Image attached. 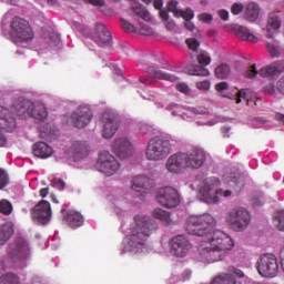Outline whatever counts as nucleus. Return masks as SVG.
Returning <instances> with one entry per match:
<instances>
[{
  "label": "nucleus",
  "instance_id": "e2e57ef3",
  "mask_svg": "<svg viewBox=\"0 0 284 284\" xmlns=\"http://www.w3.org/2000/svg\"><path fill=\"white\" fill-rule=\"evenodd\" d=\"M277 90L281 94H284V78H281L277 81Z\"/></svg>",
  "mask_w": 284,
  "mask_h": 284
},
{
  "label": "nucleus",
  "instance_id": "20e7f679",
  "mask_svg": "<svg viewBox=\"0 0 284 284\" xmlns=\"http://www.w3.org/2000/svg\"><path fill=\"white\" fill-rule=\"evenodd\" d=\"M12 112H16L19 119H36L38 122L48 119V110L44 104H34L26 98H18L13 101Z\"/></svg>",
  "mask_w": 284,
  "mask_h": 284
},
{
  "label": "nucleus",
  "instance_id": "e433bc0d",
  "mask_svg": "<svg viewBox=\"0 0 284 284\" xmlns=\"http://www.w3.org/2000/svg\"><path fill=\"white\" fill-rule=\"evenodd\" d=\"M273 223L280 232H284V211H277L274 213Z\"/></svg>",
  "mask_w": 284,
  "mask_h": 284
},
{
  "label": "nucleus",
  "instance_id": "6e6d98bb",
  "mask_svg": "<svg viewBox=\"0 0 284 284\" xmlns=\"http://www.w3.org/2000/svg\"><path fill=\"white\" fill-rule=\"evenodd\" d=\"M194 114H210V110L205 106H197L193 109Z\"/></svg>",
  "mask_w": 284,
  "mask_h": 284
},
{
  "label": "nucleus",
  "instance_id": "de8ad7c7",
  "mask_svg": "<svg viewBox=\"0 0 284 284\" xmlns=\"http://www.w3.org/2000/svg\"><path fill=\"white\" fill-rule=\"evenodd\" d=\"M178 6H179V2L174 0L170 1L168 4L169 12H173L174 17H176V12H181V9H176Z\"/></svg>",
  "mask_w": 284,
  "mask_h": 284
},
{
  "label": "nucleus",
  "instance_id": "0e129e2a",
  "mask_svg": "<svg viewBox=\"0 0 284 284\" xmlns=\"http://www.w3.org/2000/svg\"><path fill=\"white\" fill-rule=\"evenodd\" d=\"M245 90L242 89L236 93V103H241V99H245Z\"/></svg>",
  "mask_w": 284,
  "mask_h": 284
},
{
  "label": "nucleus",
  "instance_id": "09e8293b",
  "mask_svg": "<svg viewBox=\"0 0 284 284\" xmlns=\"http://www.w3.org/2000/svg\"><path fill=\"white\" fill-rule=\"evenodd\" d=\"M264 94H270L271 97H274L276 94V87H274L273 83L266 85L263 88Z\"/></svg>",
  "mask_w": 284,
  "mask_h": 284
},
{
  "label": "nucleus",
  "instance_id": "f704fd0d",
  "mask_svg": "<svg viewBox=\"0 0 284 284\" xmlns=\"http://www.w3.org/2000/svg\"><path fill=\"white\" fill-rule=\"evenodd\" d=\"M230 67L225 63H222L215 68V77L217 79H227L230 77Z\"/></svg>",
  "mask_w": 284,
  "mask_h": 284
},
{
  "label": "nucleus",
  "instance_id": "72a5a7b5",
  "mask_svg": "<svg viewBox=\"0 0 284 284\" xmlns=\"http://www.w3.org/2000/svg\"><path fill=\"white\" fill-rule=\"evenodd\" d=\"M0 284H21L19 275L14 273H6L0 277Z\"/></svg>",
  "mask_w": 284,
  "mask_h": 284
},
{
  "label": "nucleus",
  "instance_id": "1a4fd4ad",
  "mask_svg": "<svg viewBox=\"0 0 284 284\" xmlns=\"http://www.w3.org/2000/svg\"><path fill=\"white\" fill-rule=\"evenodd\" d=\"M252 216L247 210L240 207L233 209L226 216V223L234 232H243L250 225Z\"/></svg>",
  "mask_w": 284,
  "mask_h": 284
},
{
  "label": "nucleus",
  "instance_id": "864d4df0",
  "mask_svg": "<svg viewBox=\"0 0 284 284\" xmlns=\"http://www.w3.org/2000/svg\"><path fill=\"white\" fill-rule=\"evenodd\" d=\"M176 90H179V92H182L183 94H189L190 87H187V84H185V83H178Z\"/></svg>",
  "mask_w": 284,
  "mask_h": 284
},
{
  "label": "nucleus",
  "instance_id": "a211bd4d",
  "mask_svg": "<svg viewBox=\"0 0 284 284\" xmlns=\"http://www.w3.org/2000/svg\"><path fill=\"white\" fill-rule=\"evenodd\" d=\"M230 273H222L217 275L211 284H236V278H243L245 274L243 271L234 267L229 268Z\"/></svg>",
  "mask_w": 284,
  "mask_h": 284
},
{
  "label": "nucleus",
  "instance_id": "ddd939ff",
  "mask_svg": "<svg viewBox=\"0 0 284 284\" xmlns=\"http://www.w3.org/2000/svg\"><path fill=\"white\" fill-rule=\"evenodd\" d=\"M32 219L42 225L50 223L52 219V206H50V202L45 200L40 201L32 210Z\"/></svg>",
  "mask_w": 284,
  "mask_h": 284
},
{
  "label": "nucleus",
  "instance_id": "a18cd8bd",
  "mask_svg": "<svg viewBox=\"0 0 284 284\" xmlns=\"http://www.w3.org/2000/svg\"><path fill=\"white\" fill-rule=\"evenodd\" d=\"M245 10V6L243 3L235 2L231 7V13L234 16L241 14Z\"/></svg>",
  "mask_w": 284,
  "mask_h": 284
},
{
  "label": "nucleus",
  "instance_id": "f03ea898",
  "mask_svg": "<svg viewBox=\"0 0 284 284\" xmlns=\"http://www.w3.org/2000/svg\"><path fill=\"white\" fill-rule=\"evenodd\" d=\"M159 225L145 215H135L134 223L131 225V234L126 236L131 248L129 252H139L148 245V241L152 234H155Z\"/></svg>",
  "mask_w": 284,
  "mask_h": 284
},
{
  "label": "nucleus",
  "instance_id": "c9c22d12",
  "mask_svg": "<svg viewBox=\"0 0 284 284\" xmlns=\"http://www.w3.org/2000/svg\"><path fill=\"white\" fill-rule=\"evenodd\" d=\"M133 12L136 17H140V19H143V21H151L152 19V16H150V12L143 6L133 8Z\"/></svg>",
  "mask_w": 284,
  "mask_h": 284
},
{
  "label": "nucleus",
  "instance_id": "774afa93",
  "mask_svg": "<svg viewBox=\"0 0 284 284\" xmlns=\"http://www.w3.org/2000/svg\"><path fill=\"white\" fill-rule=\"evenodd\" d=\"M184 26L186 30H190V31L194 30V23L191 20H185Z\"/></svg>",
  "mask_w": 284,
  "mask_h": 284
},
{
  "label": "nucleus",
  "instance_id": "9d476101",
  "mask_svg": "<svg viewBox=\"0 0 284 284\" xmlns=\"http://www.w3.org/2000/svg\"><path fill=\"white\" fill-rule=\"evenodd\" d=\"M97 168L99 172H102L106 176H114L119 172L121 163L110 152L103 151L99 154Z\"/></svg>",
  "mask_w": 284,
  "mask_h": 284
},
{
  "label": "nucleus",
  "instance_id": "9b49d317",
  "mask_svg": "<svg viewBox=\"0 0 284 284\" xmlns=\"http://www.w3.org/2000/svg\"><path fill=\"white\" fill-rule=\"evenodd\" d=\"M156 201L162 207H178L181 204V197L179 191L172 186L162 187L158 191Z\"/></svg>",
  "mask_w": 284,
  "mask_h": 284
},
{
  "label": "nucleus",
  "instance_id": "2eb2a0df",
  "mask_svg": "<svg viewBox=\"0 0 284 284\" xmlns=\"http://www.w3.org/2000/svg\"><path fill=\"white\" fill-rule=\"evenodd\" d=\"M113 152L119 159H130L134 153V146L128 138H119L113 143Z\"/></svg>",
  "mask_w": 284,
  "mask_h": 284
},
{
  "label": "nucleus",
  "instance_id": "5701e85b",
  "mask_svg": "<svg viewBox=\"0 0 284 284\" xmlns=\"http://www.w3.org/2000/svg\"><path fill=\"white\" fill-rule=\"evenodd\" d=\"M95 34L99 45H110L112 43V33L105 28V24L101 22L95 23Z\"/></svg>",
  "mask_w": 284,
  "mask_h": 284
},
{
  "label": "nucleus",
  "instance_id": "37998d69",
  "mask_svg": "<svg viewBox=\"0 0 284 284\" xmlns=\"http://www.w3.org/2000/svg\"><path fill=\"white\" fill-rule=\"evenodd\" d=\"M258 72L256 71V64L247 67L246 71L244 72L245 79H254Z\"/></svg>",
  "mask_w": 284,
  "mask_h": 284
},
{
  "label": "nucleus",
  "instance_id": "8fccbe9b",
  "mask_svg": "<svg viewBox=\"0 0 284 284\" xmlns=\"http://www.w3.org/2000/svg\"><path fill=\"white\" fill-rule=\"evenodd\" d=\"M59 41H61V38H59L57 33H51L48 43L51 45H59Z\"/></svg>",
  "mask_w": 284,
  "mask_h": 284
},
{
  "label": "nucleus",
  "instance_id": "4c0bfd02",
  "mask_svg": "<svg viewBox=\"0 0 284 284\" xmlns=\"http://www.w3.org/2000/svg\"><path fill=\"white\" fill-rule=\"evenodd\" d=\"M0 213L4 214V216H10V214H12V203L8 200H1Z\"/></svg>",
  "mask_w": 284,
  "mask_h": 284
},
{
  "label": "nucleus",
  "instance_id": "5fc2aeb1",
  "mask_svg": "<svg viewBox=\"0 0 284 284\" xmlns=\"http://www.w3.org/2000/svg\"><path fill=\"white\" fill-rule=\"evenodd\" d=\"M139 26L142 34H152V28H150L148 24L140 22Z\"/></svg>",
  "mask_w": 284,
  "mask_h": 284
},
{
  "label": "nucleus",
  "instance_id": "c756f323",
  "mask_svg": "<svg viewBox=\"0 0 284 284\" xmlns=\"http://www.w3.org/2000/svg\"><path fill=\"white\" fill-rule=\"evenodd\" d=\"M227 184L234 192L239 193L245 187V176L243 174H236L227 180Z\"/></svg>",
  "mask_w": 284,
  "mask_h": 284
},
{
  "label": "nucleus",
  "instance_id": "4468645a",
  "mask_svg": "<svg viewBox=\"0 0 284 284\" xmlns=\"http://www.w3.org/2000/svg\"><path fill=\"white\" fill-rule=\"evenodd\" d=\"M70 121L74 128H85L92 121V110L88 106H80L71 114Z\"/></svg>",
  "mask_w": 284,
  "mask_h": 284
},
{
  "label": "nucleus",
  "instance_id": "ea45409f",
  "mask_svg": "<svg viewBox=\"0 0 284 284\" xmlns=\"http://www.w3.org/2000/svg\"><path fill=\"white\" fill-rule=\"evenodd\" d=\"M189 50H192V52H196V50H199L201 42H199V40H196L195 38H189L185 41Z\"/></svg>",
  "mask_w": 284,
  "mask_h": 284
},
{
  "label": "nucleus",
  "instance_id": "7ed1b4c3",
  "mask_svg": "<svg viewBox=\"0 0 284 284\" xmlns=\"http://www.w3.org/2000/svg\"><path fill=\"white\" fill-rule=\"evenodd\" d=\"M205 163V151L193 149L186 153L172 154L166 161V170L172 174H180L186 168L199 170Z\"/></svg>",
  "mask_w": 284,
  "mask_h": 284
},
{
  "label": "nucleus",
  "instance_id": "7c9ffc66",
  "mask_svg": "<svg viewBox=\"0 0 284 284\" xmlns=\"http://www.w3.org/2000/svg\"><path fill=\"white\" fill-rule=\"evenodd\" d=\"M12 234H14V229H12L11 224L2 225L0 230V245H3L7 243V241H10Z\"/></svg>",
  "mask_w": 284,
  "mask_h": 284
},
{
  "label": "nucleus",
  "instance_id": "423d86ee",
  "mask_svg": "<svg viewBox=\"0 0 284 284\" xmlns=\"http://www.w3.org/2000/svg\"><path fill=\"white\" fill-rule=\"evenodd\" d=\"M172 154V144L170 140L163 138H152L145 149L148 161H165Z\"/></svg>",
  "mask_w": 284,
  "mask_h": 284
},
{
  "label": "nucleus",
  "instance_id": "3c124183",
  "mask_svg": "<svg viewBox=\"0 0 284 284\" xmlns=\"http://www.w3.org/2000/svg\"><path fill=\"white\" fill-rule=\"evenodd\" d=\"M84 3H90V6L103 8V6H105V0H84Z\"/></svg>",
  "mask_w": 284,
  "mask_h": 284
},
{
  "label": "nucleus",
  "instance_id": "338daca9",
  "mask_svg": "<svg viewBox=\"0 0 284 284\" xmlns=\"http://www.w3.org/2000/svg\"><path fill=\"white\" fill-rule=\"evenodd\" d=\"M153 6L155 10H161V8H163V0H154Z\"/></svg>",
  "mask_w": 284,
  "mask_h": 284
},
{
  "label": "nucleus",
  "instance_id": "b1692460",
  "mask_svg": "<svg viewBox=\"0 0 284 284\" xmlns=\"http://www.w3.org/2000/svg\"><path fill=\"white\" fill-rule=\"evenodd\" d=\"M32 152L38 159H50L54 150L45 142H37L32 146Z\"/></svg>",
  "mask_w": 284,
  "mask_h": 284
},
{
  "label": "nucleus",
  "instance_id": "79ce46f5",
  "mask_svg": "<svg viewBox=\"0 0 284 284\" xmlns=\"http://www.w3.org/2000/svg\"><path fill=\"white\" fill-rule=\"evenodd\" d=\"M10 183V180L8 178V173L6 170L0 169V190H3L8 184Z\"/></svg>",
  "mask_w": 284,
  "mask_h": 284
},
{
  "label": "nucleus",
  "instance_id": "f257e3e1",
  "mask_svg": "<svg viewBox=\"0 0 284 284\" xmlns=\"http://www.w3.org/2000/svg\"><path fill=\"white\" fill-rule=\"evenodd\" d=\"M214 216L211 214L191 215L186 221L185 231L193 236H201L197 252L202 261L216 263L227 256L234 247V240L223 231H214Z\"/></svg>",
  "mask_w": 284,
  "mask_h": 284
},
{
  "label": "nucleus",
  "instance_id": "393cba45",
  "mask_svg": "<svg viewBox=\"0 0 284 284\" xmlns=\"http://www.w3.org/2000/svg\"><path fill=\"white\" fill-rule=\"evenodd\" d=\"M71 154L79 161V159H85L90 154V146L85 142H75L70 149Z\"/></svg>",
  "mask_w": 284,
  "mask_h": 284
},
{
  "label": "nucleus",
  "instance_id": "c03bdc74",
  "mask_svg": "<svg viewBox=\"0 0 284 284\" xmlns=\"http://www.w3.org/2000/svg\"><path fill=\"white\" fill-rule=\"evenodd\" d=\"M197 62L200 65H210V63H212V58L206 53H201L197 55Z\"/></svg>",
  "mask_w": 284,
  "mask_h": 284
},
{
  "label": "nucleus",
  "instance_id": "2f4dec72",
  "mask_svg": "<svg viewBox=\"0 0 284 284\" xmlns=\"http://www.w3.org/2000/svg\"><path fill=\"white\" fill-rule=\"evenodd\" d=\"M187 72L191 77H210V70L201 65L189 67Z\"/></svg>",
  "mask_w": 284,
  "mask_h": 284
},
{
  "label": "nucleus",
  "instance_id": "6ab92c4d",
  "mask_svg": "<svg viewBox=\"0 0 284 284\" xmlns=\"http://www.w3.org/2000/svg\"><path fill=\"white\" fill-rule=\"evenodd\" d=\"M16 129L17 120L8 109L0 105V130H4V132H14Z\"/></svg>",
  "mask_w": 284,
  "mask_h": 284
},
{
  "label": "nucleus",
  "instance_id": "13d9d810",
  "mask_svg": "<svg viewBox=\"0 0 284 284\" xmlns=\"http://www.w3.org/2000/svg\"><path fill=\"white\" fill-rule=\"evenodd\" d=\"M54 187H58V190H65V182L62 179H58L54 181Z\"/></svg>",
  "mask_w": 284,
  "mask_h": 284
},
{
  "label": "nucleus",
  "instance_id": "680f3d73",
  "mask_svg": "<svg viewBox=\"0 0 284 284\" xmlns=\"http://www.w3.org/2000/svg\"><path fill=\"white\" fill-rule=\"evenodd\" d=\"M219 17L222 19V21H227V19H230V12H227V10H220Z\"/></svg>",
  "mask_w": 284,
  "mask_h": 284
},
{
  "label": "nucleus",
  "instance_id": "0eeeda50",
  "mask_svg": "<svg viewBox=\"0 0 284 284\" xmlns=\"http://www.w3.org/2000/svg\"><path fill=\"white\" fill-rule=\"evenodd\" d=\"M219 185H221V181L217 178H209L204 181V186L200 191V196L204 203L216 204L221 201L219 196H232V191L221 190Z\"/></svg>",
  "mask_w": 284,
  "mask_h": 284
},
{
  "label": "nucleus",
  "instance_id": "cd10ccee",
  "mask_svg": "<svg viewBox=\"0 0 284 284\" xmlns=\"http://www.w3.org/2000/svg\"><path fill=\"white\" fill-rule=\"evenodd\" d=\"M261 12V8L255 2H250L244 10V19L254 23L256 19H258V14Z\"/></svg>",
  "mask_w": 284,
  "mask_h": 284
},
{
  "label": "nucleus",
  "instance_id": "f3484780",
  "mask_svg": "<svg viewBox=\"0 0 284 284\" xmlns=\"http://www.w3.org/2000/svg\"><path fill=\"white\" fill-rule=\"evenodd\" d=\"M13 261H28L30 258V244L23 237L16 241V246L9 252Z\"/></svg>",
  "mask_w": 284,
  "mask_h": 284
},
{
  "label": "nucleus",
  "instance_id": "6e6552de",
  "mask_svg": "<svg viewBox=\"0 0 284 284\" xmlns=\"http://www.w3.org/2000/svg\"><path fill=\"white\" fill-rule=\"evenodd\" d=\"M257 272L264 278L278 276V258L272 253L262 254L257 260Z\"/></svg>",
  "mask_w": 284,
  "mask_h": 284
},
{
  "label": "nucleus",
  "instance_id": "052dcab7",
  "mask_svg": "<svg viewBox=\"0 0 284 284\" xmlns=\"http://www.w3.org/2000/svg\"><path fill=\"white\" fill-rule=\"evenodd\" d=\"M141 83H144V85H152V83H155V81L153 79H151L150 77H145L143 75L140 79Z\"/></svg>",
  "mask_w": 284,
  "mask_h": 284
},
{
  "label": "nucleus",
  "instance_id": "a19ab883",
  "mask_svg": "<svg viewBox=\"0 0 284 284\" xmlns=\"http://www.w3.org/2000/svg\"><path fill=\"white\" fill-rule=\"evenodd\" d=\"M266 50L271 57H278L281 54V51L278 50V45L274 43H266Z\"/></svg>",
  "mask_w": 284,
  "mask_h": 284
},
{
  "label": "nucleus",
  "instance_id": "69168bd1",
  "mask_svg": "<svg viewBox=\"0 0 284 284\" xmlns=\"http://www.w3.org/2000/svg\"><path fill=\"white\" fill-rule=\"evenodd\" d=\"M160 17L163 21H168L170 19V13L165 10H160Z\"/></svg>",
  "mask_w": 284,
  "mask_h": 284
},
{
  "label": "nucleus",
  "instance_id": "f8f14e48",
  "mask_svg": "<svg viewBox=\"0 0 284 284\" xmlns=\"http://www.w3.org/2000/svg\"><path fill=\"white\" fill-rule=\"evenodd\" d=\"M190 250H192V243L184 235H176L170 241V252L172 256H176L178 258H183V256H187L190 254Z\"/></svg>",
  "mask_w": 284,
  "mask_h": 284
},
{
  "label": "nucleus",
  "instance_id": "58836bf2",
  "mask_svg": "<svg viewBox=\"0 0 284 284\" xmlns=\"http://www.w3.org/2000/svg\"><path fill=\"white\" fill-rule=\"evenodd\" d=\"M175 17L178 19L181 17L185 21H192V19H194V11L192 9L175 11Z\"/></svg>",
  "mask_w": 284,
  "mask_h": 284
},
{
  "label": "nucleus",
  "instance_id": "49530a36",
  "mask_svg": "<svg viewBox=\"0 0 284 284\" xmlns=\"http://www.w3.org/2000/svg\"><path fill=\"white\" fill-rule=\"evenodd\" d=\"M121 26L126 32H136V27L125 19H121Z\"/></svg>",
  "mask_w": 284,
  "mask_h": 284
},
{
  "label": "nucleus",
  "instance_id": "bb28decb",
  "mask_svg": "<svg viewBox=\"0 0 284 284\" xmlns=\"http://www.w3.org/2000/svg\"><path fill=\"white\" fill-rule=\"evenodd\" d=\"M234 33L239 39H242V41H250L251 43H258V38L250 31L246 27L243 26H236L234 28Z\"/></svg>",
  "mask_w": 284,
  "mask_h": 284
},
{
  "label": "nucleus",
  "instance_id": "aec40b11",
  "mask_svg": "<svg viewBox=\"0 0 284 284\" xmlns=\"http://www.w3.org/2000/svg\"><path fill=\"white\" fill-rule=\"evenodd\" d=\"M154 181L145 175H138L133 178L131 189L133 192H140L141 194H148L152 190Z\"/></svg>",
  "mask_w": 284,
  "mask_h": 284
},
{
  "label": "nucleus",
  "instance_id": "603ef678",
  "mask_svg": "<svg viewBox=\"0 0 284 284\" xmlns=\"http://www.w3.org/2000/svg\"><path fill=\"white\" fill-rule=\"evenodd\" d=\"M210 85H211L210 80H204V81H201V82H196L197 90H209Z\"/></svg>",
  "mask_w": 284,
  "mask_h": 284
},
{
  "label": "nucleus",
  "instance_id": "dca6fc26",
  "mask_svg": "<svg viewBox=\"0 0 284 284\" xmlns=\"http://www.w3.org/2000/svg\"><path fill=\"white\" fill-rule=\"evenodd\" d=\"M102 136L104 139H112L114 134H116V131L119 130V120L114 114L104 112L102 114Z\"/></svg>",
  "mask_w": 284,
  "mask_h": 284
},
{
  "label": "nucleus",
  "instance_id": "4d7b16f0",
  "mask_svg": "<svg viewBox=\"0 0 284 284\" xmlns=\"http://www.w3.org/2000/svg\"><path fill=\"white\" fill-rule=\"evenodd\" d=\"M199 20L203 21V23H210V21H212V14L202 13V14L199 16Z\"/></svg>",
  "mask_w": 284,
  "mask_h": 284
},
{
  "label": "nucleus",
  "instance_id": "39448f33",
  "mask_svg": "<svg viewBox=\"0 0 284 284\" xmlns=\"http://www.w3.org/2000/svg\"><path fill=\"white\" fill-rule=\"evenodd\" d=\"M9 37L12 43H28L34 39V31L28 20L14 17L10 21Z\"/></svg>",
  "mask_w": 284,
  "mask_h": 284
},
{
  "label": "nucleus",
  "instance_id": "4be33fe9",
  "mask_svg": "<svg viewBox=\"0 0 284 284\" xmlns=\"http://www.w3.org/2000/svg\"><path fill=\"white\" fill-rule=\"evenodd\" d=\"M61 213L63 221H65L67 225L70 227H81V225H83V215L80 212L62 209Z\"/></svg>",
  "mask_w": 284,
  "mask_h": 284
},
{
  "label": "nucleus",
  "instance_id": "473e14b6",
  "mask_svg": "<svg viewBox=\"0 0 284 284\" xmlns=\"http://www.w3.org/2000/svg\"><path fill=\"white\" fill-rule=\"evenodd\" d=\"M154 219H159L160 221H163V223H166V225H170L172 222V219L170 217V213L168 211H164L163 209H155L153 211Z\"/></svg>",
  "mask_w": 284,
  "mask_h": 284
},
{
  "label": "nucleus",
  "instance_id": "c85d7f7f",
  "mask_svg": "<svg viewBox=\"0 0 284 284\" xmlns=\"http://www.w3.org/2000/svg\"><path fill=\"white\" fill-rule=\"evenodd\" d=\"M282 72H283V69L273 64V65H268V67H263L258 71V74L263 79H274V77H278Z\"/></svg>",
  "mask_w": 284,
  "mask_h": 284
},
{
  "label": "nucleus",
  "instance_id": "412c9836",
  "mask_svg": "<svg viewBox=\"0 0 284 284\" xmlns=\"http://www.w3.org/2000/svg\"><path fill=\"white\" fill-rule=\"evenodd\" d=\"M281 23H283V19H281V12H271L268 14L266 32L268 39H273L275 34L281 30Z\"/></svg>",
  "mask_w": 284,
  "mask_h": 284
},
{
  "label": "nucleus",
  "instance_id": "bf43d9fd",
  "mask_svg": "<svg viewBox=\"0 0 284 284\" xmlns=\"http://www.w3.org/2000/svg\"><path fill=\"white\" fill-rule=\"evenodd\" d=\"M227 82H219L215 84V90H217V92H223V90H227Z\"/></svg>",
  "mask_w": 284,
  "mask_h": 284
},
{
  "label": "nucleus",
  "instance_id": "a878e982",
  "mask_svg": "<svg viewBox=\"0 0 284 284\" xmlns=\"http://www.w3.org/2000/svg\"><path fill=\"white\" fill-rule=\"evenodd\" d=\"M146 72H149L153 79H158L159 81H170L171 83H176V81H179V77L161 71L156 69V67H149Z\"/></svg>",
  "mask_w": 284,
  "mask_h": 284
}]
</instances>
